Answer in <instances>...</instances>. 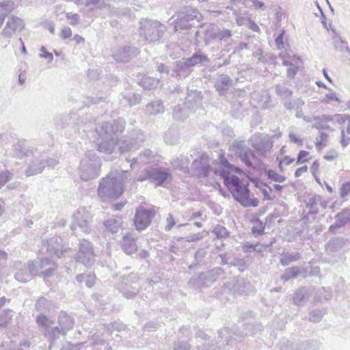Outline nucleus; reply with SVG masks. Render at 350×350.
<instances>
[{
	"instance_id": "19",
	"label": "nucleus",
	"mask_w": 350,
	"mask_h": 350,
	"mask_svg": "<svg viewBox=\"0 0 350 350\" xmlns=\"http://www.w3.org/2000/svg\"><path fill=\"white\" fill-rule=\"evenodd\" d=\"M232 85V80L227 74L219 75L215 81L214 87L219 96H224Z\"/></svg>"
},
{
	"instance_id": "15",
	"label": "nucleus",
	"mask_w": 350,
	"mask_h": 350,
	"mask_svg": "<svg viewBox=\"0 0 350 350\" xmlns=\"http://www.w3.org/2000/svg\"><path fill=\"white\" fill-rule=\"evenodd\" d=\"M148 178L150 183L157 186H161L167 180L172 178V175L166 169L161 167L148 168Z\"/></svg>"
},
{
	"instance_id": "1",
	"label": "nucleus",
	"mask_w": 350,
	"mask_h": 350,
	"mask_svg": "<svg viewBox=\"0 0 350 350\" xmlns=\"http://www.w3.org/2000/svg\"><path fill=\"white\" fill-rule=\"evenodd\" d=\"M126 121L121 118L114 120L113 122H105L96 126L95 132L98 135V150L111 154L116 146L118 147L120 153L137 150L146 139L145 135L141 130L134 129L119 139L114 137L118 133H122L124 131Z\"/></svg>"
},
{
	"instance_id": "24",
	"label": "nucleus",
	"mask_w": 350,
	"mask_h": 350,
	"mask_svg": "<svg viewBox=\"0 0 350 350\" xmlns=\"http://www.w3.org/2000/svg\"><path fill=\"white\" fill-rule=\"evenodd\" d=\"M120 242L122 250L128 255L135 253L137 250L135 239L129 233L123 235Z\"/></svg>"
},
{
	"instance_id": "11",
	"label": "nucleus",
	"mask_w": 350,
	"mask_h": 350,
	"mask_svg": "<svg viewBox=\"0 0 350 350\" xmlns=\"http://www.w3.org/2000/svg\"><path fill=\"white\" fill-rule=\"evenodd\" d=\"M92 216L84 208L79 209L73 215V223L71 229L74 231L76 226H78L82 232L89 234L91 232L90 226Z\"/></svg>"
},
{
	"instance_id": "41",
	"label": "nucleus",
	"mask_w": 350,
	"mask_h": 350,
	"mask_svg": "<svg viewBox=\"0 0 350 350\" xmlns=\"http://www.w3.org/2000/svg\"><path fill=\"white\" fill-rule=\"evenodd\" d=\"M333 46L340 53H347L350 55V49L347 41L339 37L333 38Z\"/></svg>"
},
{
	"instance_id": "62",
	"label": "nucleus",
	"mask_w": 350,
	"mask_h": 350,
	"mask_svg": "<svg viewBox=\"0 0 350 350\" xmlns=\"http://www.w3.org/2000/svg\"><path fill=\"white\" fill-rule=\"evenodd\" d=\"M191 345L186 341H178L174 343V350H190Z\"/></svg>"
},
{
	"instance_id": "49",
	"label": "nucleus",
	"mask_w": 350,
	"mask_h": 350,
	"mask_svg": "<svg viewBox=\"0 0 350 350\" xmlns=\"http://www.w3.org/2000/svg\"><path fill=\"white\" fill-rule=\"evenodd\" d=\"M231 105L232 110L234 112L237 117H238L239 114H241L243 111L245 110L243 107V100H241V98H237L232 100Z\"/></svg>"
},
{
	"instance_id": "2",
	"label": "nucleus",
	"mask_w": 350,
	"mask_h": 350,
	"mask_svg": "<svg viewBox=\"0 0 350 350\" xmlns=\"http://www.w3.org/2000/svg\"><path fill=\"white\" fill-rule=\"evenodd\" d=\"M219 160L221 165L219 174L234 200L245 207L258 206V200L257 198H250V191L247 185H245L238 176L230 175V172L241 174L242 170L230 163L223 154H219Z\"/></svg>"
},
{
	"instance_id": "46",
	"label": "nucleus",
	"mask_w": 350,
	"mask_h": 350,
	"mask_svg": "<svg viewBox=\"0 0 350 350\" xmlns=\"http://www.w3.org/2000/svg\"><path fill=\"white\" fill-rule=\"evenodd\" d=\"M188 286L189 287L196 290L206 288L204 286V282L202 280L200 273L198 274H195L189 279L188 281Z\"/></svg>"
},
{
	"instance_id": "5",
	"label": "nucleus",
	"mask_w": 350,
	"mask_h": 350,
	"mask_svg": "<svg viewBox=\"0 0 350 350\" xmlns=\"http://www.w3.org/2000/svg\"><path fill=\"white\" fill-rule=\"evenodd\" d=\"M124 191V178L122 175L110 174L102 178L98 188V194L102 198L120 197Z\"/></svg>"
},
{
	"instance_id": "9",
	"label": "nucleus",
	"mask_w": 350,
	"mask_h": 350,
	"mask_svg": "<svg viewBox=\"0 0 350 350\" xmlns=\"http://www.w3.org/2000/svg\"><path fill=\"white\" fill-rule=\"evenodd\" d=\"M75 260L87 268L92 267L95 263L94 249L92 242L87 239H80L79 250L75 256Z\"/></svg>"
},
{
	"instance_id": "52",
	"label": "nucleus",
	"mask_w": 350,
	"mask_h": 350,
	"mask_svg": "<svg viewBox=\"0 0 350 350\" xmlns=\"http://www.w3.org/2000/svg\"><path fill=\"white\" fill-rule=\"evenodd\" d=\"M265 173L268 178L275 182L283 183L286 180V177L284 176L278 174L273 170H265Z\"/></svg>"
},
{
	"instance_id": "28",
	"label": "nucleus",
	"mask_w": 350,
	"mask_h": 350,
	"mask_svg": "<svg viewBox=\"0 0 350 350\" xmlns=\"http://www.w3.org/2000/svg\"><path fill=\"white\" fill-rule=\"evenodd\" d=\"M185 59L191 68L195 66H201L210 61L208 56L200 51L193 53L190 57Z\"/></svg>"
},
{
	"instance_id": "48",
	"label": "nucleus",
	"mask_w": 350,
	"mask_h": 350,
	"mask_svg": "<svg viewBox=\"0 0 350 350\" xmlns=\"http://www.w3.org/2000/svg\"><path fill=\"white\" fill-rule=\"evenodd\" d=\"M16 280L21 282H27L29 281L32 278L31 273H28L26 269H19L14 275Z\"/></svg>"
},
{
	"instance_id": "54",
	"label": "nucleus",
	"mask_w": 350,
	"mask_h": 350,
	"mask_svg": "<svg viewBox=\"0 0 350 350\" xmlns=\"http://www.w3.org/2000/svg\"><path fill=\"white\" fill-rule=\"evenodd\" d=\"M213 232L218 239L227 238L229 236L228 231L224 226L221 225H217L214 228Z\"/></svg>"
},
{
	"instance_id": "8",
	"label": "nucleus",
	"mask_w": 350,
	"mask_h": 350,
	"mask_svg": "<svg viewBox=\"0 0 350 350\" xmlns=\"http://www.w3.org/2000/svg\"><path fill=\"white\" fill-rule=\"evenodd\" d=\"M202 16L198 9L192 7L181 8L174 21V29H188L191 27L198 26Z\"/></svg>"
},
{
	"instance_id": "12",
	"label": "nucleus",
	"mask_w": 350,
	"mask_h": 350,
	"mask_svg": "<svg viewBox=\"0 0 350 350\" xmlns=\"http://www.w3.org/2000/svg\"><path fill=\"white\" fill-rule=\"evenodd\" d=\"M139 53V50L137 47L126 45L114 49L112 52V57L117 62L126 63L136 57Z\"/></svg>"
},
{
	"instance_id": "23",
	"label": "nucleus",
	"mask_w": 350,
	"mask_h": 350,
	"mask_svg": "<svg viewBox=\"0 0 350 350\" xmlns=\"http://www.w3.org/2000/svg\"><path fill=\"white\" fill-rule=\"evenodd\" d=\"M224 273V271L221 267H215L207 271L200 273L204 282V286L209 287Z\"/></svg>"
},
{
	"instance_id": "13",
	"label": "nucleus",
	"mask_w": 350,
	"mask_h": 350,
	"mask_svg": "<svg viewBox=\"0 0 350 350\" xmlns=\"http://www.w3.org/2000/svg\"><path fill=\"white\" fill-rule=\"evenodd\" d=\"M306 208L308 209V215H316L321 211L325 210L327 206V201L323 196L317 194L309 196L304 200Z\"/></svg>"
},
{
	"instance_id": "42",
	"label": "nucleus",
	"mask_w": 350,
	"mask_h": 350,
	"mask_svg": "<svg viewBox=\"0 0 350 350\" xmlns=\"http://www.w3.org/2000/svg\"><path fill=\"white\" fill-rule=\"evenodd\" d=\"M308 299L307 292L304 288L298 289L294 294L293 302L295 305L303 306Z\"/></svg>"
},
{
	"instance_id": "43",
	"label": "nucleus",
	"mask_w": 350,
	"mask_h": 350,
	"mask_svg": "<svg viewBox=\"0 0 350 350\" xmlns=\"http://www.w3.org/2000/svg\"><path fill=\"white\" fill-rule=\"evenodd\" d=\"M6 25L11 27L12 29L14 31H21L25 27V24L21 18L12 16L9 17V19L6 23Z\"/></svg>"
},
{
	"instance_id": "60",
	"label": "nucleus",
	"mask_w": 350,
	"mask_h": 350,
	"mask_svg": "<svg viewBox=\"0 0 350 350\" xmlns=\"http://www.w3.org/2000/svg\"><path fill=\"white\" fill-rule=\"evenodd\" d=\"M328 135L321 132L320 136L316 138L315 144L317 148L321 149L325 146L324 142L327 140Z\"/></svg>"
},
{
	"instance_id": "56",
	"label": "nucleus",
	"mask_w": 350,
	"mask_h": 350,
	"mask_svg": "<svg viewBox=\"0 0 350 350\" xmlns=\"http://www.w3.org/2000/svg\"><path fill=\"white\" fill-rule=\"evenodd\" d=\"M325 314L324 310L316 309L310 313L309 320L312 322H319Z\"/></svg>"
},
{
	"instance_id": "40",
	"label": "nucleus",
	"mask_w": 350,
	"mask_h": 350,
	"mask_svg": "<svg viewBox=\"0 0 350 350\" xmlns=\"http://www.w3.org/2000/svg\"><path fill=\"white\" fill-rule=\"evenodd\" d=\"M280 345L281 350H304L306 346L304 343H293L286 338L280 341Z\"/></svg>"
},
{
	"instance_id": "47",
	"label": "nucleus",
	"mask_w": 350,
	"mask_h": 350,
	"mask_svg": "<svg viewBox=\"0 0 350 350\" xmlns=\"http://www.w3.org/2000/svg\"><path fill=\"white\" fill-rule=\"evenodd\" d=\"M159 83V80L152 77H144L141 81L140 85L144 89L151 90L156 88Z\"/></svg>"
},
{
	"instance_id": "27",
	"label": "nucleus",
	"mask_w": 350,
	"mask_h": 350,
	"mask_svg": "<svg viewBox=\"0 0 350 350\" xmlns=\"http://www.w3.org/2000/svg\"><path fill=\"white\" fill-rule=\"evenodd\" d=\"M144 110L147 115L156 116L163 113L165 111V107L162 100L158 99L146 105Z\"/></svg>"
},
{
	"instance_id": "53",
	"label": "nucleus",
	"mask_w": 350,
	"mask_h": 350,
	"mask_svg": "<svg viewBox=\"0 0 350 350\" xmlns=\"http://www.w3.org/2000/svg\"><path fill=\"white\" fill-rule=\"evenodd\" d=\"M213 40H219L218 29H213L206 32L204 40L205 45H208Z\"/></svg>"
},
{
	"instance_id": "26",
	"label": "nucleus",
	"mask_w": 350,
	"mask_h": 350,
	"mask_svg": "<svg viewBox=\"0 0 350 350\" xmlns=\"http://www.w3.org/2000/svg\"><path fill=\"white\" fill-rule=\"evenodd\" d=\"M44 334L50 343L49 349H52L57 341L59 340L61 336L66 335L59 327H51L49 329L45 331Z\"/></svg>"
},
{
	"instance_id": "20",
	"label": "nucleus",
	"mask_w": 350,
	"mask_h": 350,
	"mask_svg": "<svg viewBox=\"0 0 350 350\" xmlns=\"http://www.w3.org/2000/svg\"><path fill=\"white\" fill-rule=\"evenodd\" d=\"M63 241L59 237H54L47 241L46 250L51 254L58 258L63 256L66 248L62 243Z\"/></svg>"
},
{
	"instance_id": "21",
	"label": "nucleus",
	"mask_w": 350,
	"mask_h": 350,
	"mask_svg": "<svg viewBox=\"0 0 350 350\" xmlns=\"http://www.w3.org/2000/svg\"><path fill=\"white\" fill-rule=\"evenodd\" d=\"M191 72L192 68L189 66L187 60L183 58L181 60L176 62L171 76L178 79H185L188 77Z\"/></svg>"
},
{
	"instance_id": "37",
	"label": "nucleus",
	"mask_w": 350,
	"mask_h": 350,
	"mask_svg": "<svg viewBox=\"0 0 350 350\" xmlns=\"http://www.w3.org/2000/svg\"><path fill=\"white\" fill-rule=\"evenodd\" d=\"M96 275L94 273H81L76 276L77 282L79 284L85 282L88 288H92L95 284Z\"/></svg>"
},
{
	"instance_id": "16",
	"label": "nucleus",
	"mask_w": 350,
	"mask_h": 350,
	"mask_svg": "<svg viewBox=\"0 0 350 350\" xmlns=\"http://www.w3.org/2000/svg\"><path fill=\"white\" fill-rule=\"evenodd\" d=\"M263 330V326L260 323H245L242 330H237L234 332L235 339L241 341L247 336H256L260 334Z\"/></svg>"
},
{
	"instance_id": "33",
	"label": "nucleus",
	"mask_w": 350,
	"mask_h": 350,
	"mask_svg": "<svg viewBox=\"0 0 350 350\" xmlns=\"http://www.w3.org/2000/svg\"><path fill=\"white\" fill-rule=\"evenodd\" d=\"M289 81H284L275 85V93L283 99L290 98L293 95V92L286 87Z\"/></svg>"
},
{
	"instance_id": "61",
	"label": "nucleus",
	"mask_w": 350,
	"mask_h": 350,
	"mask_svg": "<svg viewBox=\"0 0 350 350\" xmlns=\"http://www.w3.org/2000/svg\"><path fill=\"white\" fill-rule=\"evenodd\" d=\"M219 256L220 257L221 260V264L223 265H228L234 267L238 265L237 262H234V259L232 260H230L229 255L227 253L220 254Z\"/></svg>"
},
{
	"instance_id": "55",
	"label": "nucleus",
	"mask_w": 350,
	"mask_h": 350,
	"mask_svg": "<svg viewBox=\"0 0 350 350\" xmlns=\"http://www.w3.org/2000/svg\"><path fill=\"white\" fill-rule=\"evenodd\" d=\"M13 178V174L8 170L0 172V189Z\"/></svg>"
},
{
	"instance_id": "59",
	"label": "nucleus",
	"mask_w": 350,
	"mask_h": 350,
	"mask_svg": "<svg viewBox=\"0 0 350 350\" xmlns=\"http://www.w3.org/2000/svg\"><path fill=\"white\" fill-rule=\"evenodd\" d=\"M12 312L11 310H3L0 311V327L5 326L10 319V314Z\"/></svg>"
},
{
	"instance_id": "44",
	"label": "nucleus",
	"mask_w": 350,
	"mask_h": 350,
	"mask_svg": "<svg viewBox=\"0 0 350 350\" xmlns=\"http://www.w3.org/2000/svg\"><path fill=\"white\" fill-rule=\"evenodd\" d=\"M300 273V269L298 267H288L285 269L284 273L281 275L280 279L284 282L291 278H297Z\"/></svg>"
},
{
	"instance_id": "45",
	"label": "nucleus",
	"mask_w": 350,
	"mask_h": 350,
	"mask_svg": "<svg viewBox=\"0 0 350 350\" xmlns=\"http://www.w3.org/2000/svg\"><path fill=\"white\" fill-rule=\"evenodd\" d=\"M52 306L51 302L45 297L39 298L36 303V309L40 312L49 311Z\"/></svg>"
},
{
	"instance_id": "34",
	"label": "nucleus",
	"mask_w": 350,
	"mask_h": 350,
	"mask_svg": "<svg viewBox=\"0 0 350 350\" xmlns=\"http://www.w3.org/2000/svg\"><path fill=\"white\" fill-rule=\"evenodd\" d=\"M301 258V254L299 252H283L280 255V262L282 266H287L293 262L297 261Z\"/></svg>"
},
{
	"instance_id": "51",
	"label": "nucleus",
	"mask_w": 350,
	"mask_h": 350,
	"mask_svg": "<svg viewBox=\"0 0 350 350\" xmlns=\"http://www.w3.org/2000/svg\"><path fill=\"white\" fill-rule=\"evenodd\" d=\"M106 98H107V92L101 91V92H99L96 95L95 97H93V96L87 97V103L88 104H90V103L96 104V103H98L100 102H105ZM83 102L86 103L85 100H84Z\"/></svg>"
},
{
	"instance_id": "63",
	"label": "nucleus",
	"mask_w": 350,
	"mask_h": 350,
	"mask_svg": "<svg viewBox=\"0 0 350 350\" xmlns=\"http://www.w3.org/2000/svg\"><path fill=\"white\" fill-rule=\"evenodd\" d=\"M350 193V182L344 183L340 189V196L342 198L346 197Z\"/></svg>"
},
{
	"instance_id": "32",
	"label": "nucleus",
	"mask_w": 350,
	"mask_h": 350,
	"mask_svg": "<svg viewBox=\"0 0 350 350\" xmlns=\"http://www.w3.org/2000/svg\"><path fill=\"white\" fill-rule=\"evenodd\" d=\"M122 219L121 217L112 216L105 220L104 226L105 228L111 233H116L122 226Z\"/></svg>"
},
{
	"instance_id": "6",
	"label": "nucleus",
	"mask_w": 350,
	"mask_h": 350,
	"mask_svg": "<svg viewBox=\"0 0 350 350\" xmlns=\"http://www.w3.org/2000/svg\"><path fill=\"white\" fill-rule=\"evenodd\" d=\"M54 124L57 129H67L70 133L79 135L86 133L90 128L91 122H85L75 113L67 115L58 114L54 119Z\"/></svg>"
},
{
	"instance_id": "25",
	"label": "nucleus",
	"mask_w": 350,
	"mask_h": 350,
	"mask_svg": "<svg viewBox=\"0 0 350 350\" xmlns=\"http://www.w3.org/2000/svg\"><path fill=\"white\" fill-rule=\"evenodd\" d=\"M346 240L342 237H336L331 239L325 245V251L328 254L332 255L342 249Z\"/></svg>"
},
{
	"instance_id": "35",
	"label": "nucleus",
	"mask_w": 350,
	"mask_h": 350,
	"mask_svg": "<svg viewBox=\"0 0 350 350\" xmlns=\"http://www.w3.org/2000/svg\"><path fill=\"white\" fill-rule=\"evenodd\" d=\"M189 159L185 156H180L174 159L171 161L172 165L176 170H180L185 173L189 172L188 164Z\"/></svg>"
},
{
	"instance_id": "36",
	"label": "nucleus",
	"mask_w": 350,
	"mask_h": 350,
	"mask_svg": "<svg viewBox=\"0 0 350 350\" xmlns=\"http://www.w3.org/2000/svg\"><path fill=\"white\" fill-rule=\"evenodd\" d=\"M189 111L185 103L183 105L178 104L174 108L173 118L176 120H184L189 116Z\"/></svg>"
},
{
	"instance_id": "38",
	"label": "nucleus",
	"mask_w": 350,
	"mask_h": 350,
	"mask_svg": "<svg viewBox=\"0 0 350 350\" xmlns=\"http://www.w3.org/2000/svg\"><path fill=\"white\" fill-rule=\"evenodd\" d=\"M121 96L129 106L135 105L142 101V96L137 93L124 92Z\"/></svg>"
},
{
	"instance_id": "4",
	"label": "nucleus",
	"mask_w": 350,
	"mask_h": 350,
	"mask_svg": "<svg viewBox=\"0 0 350 350\" xmlns=\"http://www.w3.org/2000/svg\"><path fill=\"white\" fill-rule=\"evenodd\" d=\"M166 31L165 25L157 20L143 18L139 22V35L149 44L159 43Z\"/></svg>"
},
{
	"instance_id": "22",
	"label": "nucleus",
	"mask_w": 350,
	"mask_h": 350,
	"mask_svg": "<svg viewBox=\"0 0 350 350\" xmlns=\"http://www.w3.org/2000/svg\"><path fill=\"white\" fill-rule=\"evenodd\" d=\"M12 154L15 158L23 159L33 154V150L25 140H18L12 146Z\"/></svg>"
},
{
	"instance_id": "10",
	"label": "nucleus",
	"mask_w": 350,
	"mask_h": 350,
	"mask_svg": "<svg viewBox=\"0 0 350 350\" xmlns=\"http://www.w3.org/2000/svg\"><path fill=\"white\" fill-rule=\"evenodd\" d=\"M211 162V159L206 154H202L194 159L191 167L195 175L199 178L208 177L213 171Z\"/></svg>"
},
{
	"instance_id": "7",
	"label": "nucleus",
	"mask_w": 350,
	"mask_h": 350,
	"mask_svg": "<svg viewBox=\"0 0 350 350\" xmlns=\"http://www.w3.org/2000/svg\"><path fill=\"white\" fill-rule=\"evenodd\" d=\"M100 167V160L94 151H88L80 163V178L85 181L96 178L99 175Z\"/></svg>"
},
{
	"instance_id": "57",
	"label": "nucleus",
	"mask_w": 350,
	"mask_h": 350,
	"mask_svg": "<svg viewBox=\"0 0 350 350\" xmlns=\"http://www.w3.org/2000/svg\"><path fill=\"white\" fill-rule=\"evenodd\" d=\"M219 33V40L224 42H229L232 36V31L227 29H217Z\"/></svg>"
},
{
	"instance_id": "14",
	"label": "nucleus",
	"mask_w": 350,
	"mask_h": 350,
	"mask_svg": "<svg viewBox=\"0 0 350 350\" xmlns=\"http://www.w3.org/2000/svg\"><path fill=\"white\" fill-rule=\"evenodd\" d=\"M154 214V211L144 208L137 209L134 220L136 229L138 231L145 230L150 224Z\"/></svg>"
},
{
	"instance_id": "18",
	"label": "nucleus",
	"mask_w": 350,
	"mask_h": 350,
	"mask_svg": "<svg viewBox=\"0 0 350 350\" xmlns=\"http://www.w3.org/2000/svg\"><path fill=\"white\" fill-rule=\"evenodd\" d=\"M336 222L329 227V232L336 234L338 229L345 226L350 222V208H346L337 213L335 215Z\"/></svg>"
},
{
	"instance_id": "29",
	"label": "nucleus",
	"mask_w": 350,
	"mask_h": 350,
	"mask_svg": "<svg viewBox=\"0 0 350 350\" xmlns=\"http://www.w3.org/2000/svg\"><path fill=\"white\" fill-rule=\"evenodd\" d=\"M74 319L65 312H61L58 317L59 328L66 334L74 326Z\"/></svg>"
},
{
	"instance_id": "30",
	"label": "nucleus",
	"mask_w": 350,
	"mask_h": 350,
	"mask_svg": "<svg viewBox=\"0 0 350 350\" xmlns=\"http://www.w3.org/2000/svg\"><path fill=\"white\" fill-rule=\"evenodd\" d=\"M46 165L42 161V159L33 160L29 163L25 174L27 176H32L42 173Z\"/></svg>"
},
{
	"instance_id": "64",
	"label": "nucleus",
	"mask_w": 350,
	"mask_h": 350,
	"mask_svg": "<svg viewBox=\"0 0 350 350\" xmlns=\"http://www.w3.org/2000/svg\"><path fill=\"white\" fill-rule=\"evenodd\" d=\"M42 161L44 162L46 167L50 168H54L59 163L58 160L53 157H47L46 159H42Z\"/></svg>"
},
{
	"instance_id": "17",
	"label": "nucleus",
	"mask_w": 350,
	"mask_h": 350,
	"mask_svg": "<svg viewBox=\"0 0 350 350\" xmlns=\"http://www.w3.org/2000/svg\"><path fill=\"white\" fill-rule=\"evenodd\" d=\"M202 94L200 91L189 90L187 88V96L185 97V105L191 111H195L196 109L202 106Z\"/></svg>"
},
{
	"instance_id": "58",
	"label": "nucleus",
	"mask_w": 350,
	"mask_h": 350,
	"mask_svg": "<svg viewBox=\"0 0 350 350\" xmlns=\"http://www.w3.org/2000/svg\"><path fill=\"white\" fill-rule=\"evenodd\" d=\"M265 226L262 221L258 220L252 228V233L255 237L261 235L264 233Z\"/></svg>"
},
{
	"instance_id": "39",
	"label": "nucleus",
	"mask_w": 350,
	"mask_h": 350,
	"mask_svg": "<svg viewBox=\"0 0 350 350\" xmlns=\"http://www.w3.org/2000/svg\"><path fill=\"white\" fill-rule=\"evenodd\" d=\"M44 312H40V314L37 315L36 317V322L38 324L39 329L44 333L46 329H49L51 324V321L49 318L43 314Z\"/></svg>"
},
{
	"instance_id": "50",
	"label": "nucleus",
	"mask_w": 350,
	"mask_h": 350,
	"mask_svg": "<svg viewBox=\"0 0 350 350\" xmlns=\"http://www.w3.org/2000/svg\"><path fill=\"white\" fill-rule=\"evenodd\" d=\"M85 5L86 7L94 6L99 10L109 7V4L105 0H86Z\"/></svg>"
},
{
	"instance_id": "31",
	"label": "nucleus",
	"mask_w": 350,
	"mask_h": 350,
	"mask_svg": "<svg viewBox=\"0 0 350 350\" xmlns=\"http://www.w3.org/2000/svg\"><path fill=\"white\" fill-rule=\"evenodd\" d=\"M252 286L243 278H239L233 285V291L239 295H247L252 291Z\"/></svg>"
},
{
	"instance_id": "3",
	"label": "nucleus",
	"mask_w": 350,
	"mask_h": 350,
	"mask_svg": "<svg viewBox=\"0 0 350 350\" xmlns=\"http://www.w3.org/2000/svg\"><path fill=\"white\" fill-rule=\"evenodd\" d=\"M250 142L255 152L246 145L245 141H234L229 149L234 152L247 167L254 168L252 161H258V157H266L271 152L273 144L269 135L264 134L254 135Z\"/></svg>"
}]
</instances>
